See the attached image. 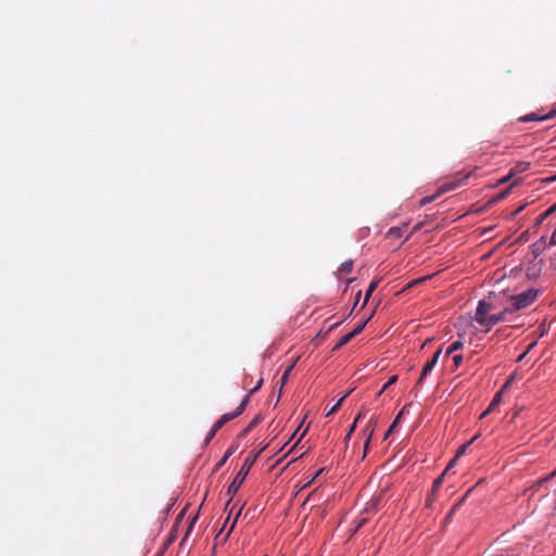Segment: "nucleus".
<instances>
[{"label": "nucleus", "mask_w": 556, "mask_h": 556, "mask_svg": "<svg viewBox=\"0 0 556 556\" xmlns=\"http://www.w3.org/2000/svg\"><path fill=\"white\" fill-rule=\"evenodd\" d=\"M538 295V289L529 288L516 295L510 296V305H508V308L511 313H516L531 305L536 300Z\"/></svg>", "instance_id": "f257e3e1"}, {"label": "nucleus", "mask_w": 556, "mask_h": 556, "mask_svg": "<svg viewBox=\"0 0 556 556\" xmlns=\"http://www.w3.org/2000/svg\"><path fill=\"white\" fill-rule=\"evenodd\" d=\"M348 397V393L343 394L338 401L336 404H333L330 409L327 412L326 416H330V415H333L334 413L338 412V409L341 407L343 401Z\"/></svg>", "instance_id": "f3484780"}, {"label": "nucleus", "mask_w": 556, "mask_h": 556, "mask_svg": "<svg viewBox=\"0 0 556 556\" xmlns=\"http://www.w3.org/2000/svg\"><path fill=\"white\" fill-rule=\"evenodd\" d=\"M348 290V281L345 282V287L343 289V292H345Z\"/></svg>", "instance_id": "5fc2aeb1"}, {"label": "nucleus", "mask_w": 556, "mask_h": 556, "mask_svg": "<svg viewBox=\"0 0 556 556\" xmlns=\"http://www.w3.org/2000/svg\"><path fill=\"white\" fill-rule=\"evenodd\" d=\"M527 354V352L522 353L519 357H518V361H521L523 359L525 355Z\"/></svg>", "instance_id": "864d4df0"}, {"label": "nucleus", "mask_w": 556, "mask_h": 556, "mask_svg": "<svg viewBox=\"0 0 556 556\" xmlns=\"http://www.w3.org/2000/svg\"><path fill=\"white\" fill-rule=\"evenodd\" d=\"M556 212V203L549 206L546 211L540 214L536 218L535 225H541L548 216Z\"/></svg>", "instance_id": "4468645a"}, {"label": "nucleus", "mask_w": 556, "mask_h": 556, "mask_svg": "<svg viewBox=\"0 0 556 556\" xmlns=\"http://www.w3.org/2000/svg\"><path fill=\"white\" fill-rule=\"evenodd\" d=\"M370 440H371V432L369 434H365L364 451H363V455H362L361 459H364L366 457L367 450L370 444Z\"/></svg>", "instance_id": "b1692460"}, {"label": "nucleus", "mask_w": 556, "mask_h": 556, "mask_svg": "<svg viewBox=\"0 0 556 556\" xmlns=\"http://www.w3.org/2000/svg\"><path fill=\"white\" fill-rule=\"evenodd\" d=\"M377 286H378V281H371L370 282V285H369V287H368V289L366 291L365 298H364V300L362 302L361 308H363L367 304L371 293L375 291Z\"/></svg>", "instance_id": "dca6fc26"}, {"label": "nucleus", "mask_w": 556, "mask_h": 556, "mask_svg": "<svg viewBox=\"0 0 556 556\" xmlns=\"http://www.w3.org/2000/svg\"><path fill=\"white\" fill-rule=\"evenodd\" d=\"M469 445H471V442H467V443L463 444L462 446H459V448H458V451L456 453V457L463 455L466 452V450L468 448Z\"/></svg>", "instance_id": "c756f323"}, {"label": "nucleus", "mask_w": 556, "mask_h": 556, "mask_svg": "<svg viewBox=\"0 0 556 556\" xmlns=\"http://www.w3.org/2000/svg\"><path fill=\"white\" fill-rule=\"evenodd\" d=\"M345 269H346V263L344 262V263H342V264H341V266H340V268H339V271H340V279H342V275H343V273L345 271Z\"/></svg>", "instance_id": "ea45409f"}, {"label": "nucleus", "mask_w": 556, "mask_h": 556, "mask_svg": "<svg viewBox=\"0 0 556 556\" xmlns=\"http://www.w3.org/2000/svg\"><path fill=\"white\" fill-rule=\"evenodd\" d=\"M470 489L467 491V493L460 498L457 501V503L454 504V506L452 507L451 509V514H455L456 510L463 505V503L465 502L466 497L468 496V494L470 493Z\"/></svg>", "instance_id": "5701e85b"}, {"label": "nucleus", "mask_w": 556, "mask_h": 556, "mask_svg": "<svg viewBox=\"0 0 556 556\" xmlns=\"http://www.w3.org/2000/svg\"><path fill=\"white\" fill-rule=\"evenodd\" d=\"M215 434H216V433L211 429V430L208 431V433L206 434V438H205V444H208V443H210V441L215 437Z\"/></svg>", "instance_id": "c9c22d12"}, {"label": "nucleus", "mask_w": 556, "mask_h": 556, "mask_svg": "<svg viewBox=\"0 0 556 556\" xmlns=\"http://www.w3.org/2000/svg\"><path fill=\"white\" fill-rule=\"evenodd\" d=\"M337 325H338V323H337V324L331 325L329 329L334 328Z\"/></svg>", "instance_id": "4d7b16f0"}, {"label": "nucleus", "mask_w": 556, "mask_h": 556, "mask_svg": "<svg viewBox=\"0 0 556 556\" xmlns=\"http://www.w3.org/2000/svg\"><path fill=\"white\" fill-rule=\"evenodd\" d=\"M556 476V468L551 472L548 473L547 476H545L546 480L549 481L551 479H553L554 477Z\"/></svg>", "instance_id": "a19ab883"}, {"label": "nucleus", "mask_w": 556, "mask_h": 556, "mask_svg": "<svg viewBox=\"0 0 556 556\" xmlns=\"http://www.w3.org/2000/svg\"><path fill=\"white\" fill-rule=\"evenodd\" d=\"M232 453H233L232 447L228 448L225 456L216 464L215 469L218 470L226 463V460L232 455Z\"/></svg>", "instance_id": "412c9836"}, {"label": "nucleus", "mask_w": 556, "mask_h": 556, "mask_svg": "<svg viewBox=\"0 0 556 556\" xmlns=\"http://www.w3.org/2000/svg\"><path fill=\"white\" fill-rule=\"evenodd\" d=\"M346 441H348V433L343 438V442H346Z\"/></svg>", "instance_id": "6e6d98bb"}, {"label": "nucleus", "mask_w": 556, "mask_h": 556, "mask_svg": "<svg viewBox=\"0 0 556 556\" xmlns=\"http://www.w3.org/2000/svg\"><path fill=\"white\" fill-rule=\"evenodd\" d=\"M453 364L456 368H458L463 364V355L462 354H455L453 356Z\"/></svg>", "instance_id": "393cba45"}, {"label": "nucleus", "mask_w": 556, "mask_h": 556, "mask_svg": "<svg viewBox=\"0 0 556 556\" xmlns=\"http://www.w3.org/2000/svg\"><path fill=\"white\" fill-rule=\"evenodd\" d=\"M224 426V424L218 419L213 427L211 428L215 433Z\"/></svg>", "instance_id": "72a5a7b5"}, {"label": "nucleus", "mask_w": 556, "mask_h": 556, "mask_svg": "<svg viewBox=\"0 0 556 556\" xmlns=\"http://www.w3.org/2000/svg\"><path fill=\"white\" fill-rule=\"evenodd\" d=\"M294 367V363L291 364L286 370L285 372L282 374L281 378H280V383H281V388L286 384V382L288 381V378H289V375L290 372L292 371Z\"/></svg>", "instance_id": "aec40b11"}, {"label": "nucleus", "mask_w": 556, "mask_h": 556, "mask_svg": "<svg viewBox=\"0 0 556 556\" xmlns=\"http://www.w3.org/2000/svg\"><path fill=\"white\" fill-rule=\"evenodd\" d=\"M348 343V334H344L340 341L336 344V346L333 348V350H338L340 349L341 346L345 345Z\"/></svg>", "instance_id": "c85d7f7f"}, {"label": "nucleus", "mask_w": 556, "mask_h": 556, "mask_svg": "<svg viewBox=\"0 0 556 556\" xmlns=\"http://www.w3.org/2000/svg\"><path fill=\"white\" fill-rule=\"evenodd\" d=\"M470 176V173H467L465 175H463L462 178L457 179V180H454V181H451V182H447L445 184L439 191L437 194H433V195H430V197H425L420 200V204L421 205H426L428 203H431L439 194L443 193V192H446V191H450V190H454L456 189L464 180L468 179Z\"/></svg>", "instance_id": "7ed1b4c3"}, {"label": "nucleus", "mask_w": 556, "mask_h": 556, "mask_svg": "<svg viewBox=\"0 0 556 556\" xmlns=\"http://www.w3.org/2000/svg\"><path fill=\"white\" fill-rule=\"evenodd\" d=\"M357 420H358V417L355 419V421L352 425H350V429H349L350 435L353 433Z\"/></svg>", "instance_id": "c03bdc74"}, {"label": "nucleus", "mask_w": 556, "mask_h": 556, "mask_svg": "<svg viewBox=\"0 0 556 556\" xmlns=\"http://www.w3.org/2000/svg\"><path fill=\"white\" fill-rule=\"evenodd\" d=\"M434 497H435V493H430L427 495V498H426V507L430 508L432 506V503L434 501Z\"/></svg>", "instance_id": "cd10ccee"}, {"label": "nucleus", "mask_w": 556, "mask_h": 556, "mask_svg": "<svg viewBox=\"0 0 556 556\" xmlns=\"http://www.w3.org/2000/svg\"><path fill=\"white\" fill-rule=\"evenodd\" d=\"M365 522V519H362L361 521H358L355 527L353 529L350 528V531L353 530L354 532L357 531L362 526L363 523Z\"/></svg>", "instance_id": "58836bf2"}, {"label": "nucleus", "mask_w": 556, "mask_h": 556, "mask_svg": "<svg viewBox=\"0 0 556 556\" xmlns=\"http://www.w3.org/2000/svg\"><path fill=\"white\" fill-rule=\"evenodd\" d=\"M261 418L257 416L255 417L251 422L250 425L245 428L244 432L243 433H247L249 432L253 427H255L258 422H260Z\"/></svg>", "instance_id": "bb28decb"}, {"label": "nucleus", "mask_w": 556, "mask_h": 556, "mask_svg": "<svg viewBox=\"0 0 556 556\" xmlns=\"http://www.w3.org/2000/svg\"><path fill=\"white\" fill-rule=\"evenodd\" d=\"M502 397H503V390H500L497 391L492 401L490 402L489 406L486 407L489 409V412H493L502 402Z\"/></svg>", "instance_id": "ddd939ff"}, {"label": "nucleus", "mask_w": 556, "mask_h": 556, "mask_svg": "<svg viewBox=\"0 0 556 556\" xmlns=\"http://www.w3.org/2000/svg\"><path fill=\"white\" fill-rule=\"evenodd\" d=\"M403 236V227H391L387 232L389 239H400Z\"/></svg>", "instance_id": "2eb2a0df"}, {"label": "nucleus", "mask_w": 556, "mask_h": 556, "mask_svg": "<svg viewBox=\"0 0 556 556\" xmlns=\"http://www.w3.org/2000/svg\"><path fill=\"white\" fill-rule=\"evenodd\" d=\"M556 116V109L549 111L546 114H540L538 112H531L529 114L522 115L518 118V122L520 123H528V122H543L551 119Z\"/></svg>", "instance_id": "423d86ee"}, {"label": "nucleus", "mask_w": 556, "mask_h": 556, "mask_svg": "<svg viewBox=\"0 0 556 556\" xmlns=\"http://www.w3.org/2000/svg\"><path fill=\"white\" fill-rule=\"evenodd\" d=\"M543 182H545V184L556 182V174L543 178Z\"/></svg>", "instance_id": "f704fd0d"}, {"label": "nucleus", "mask_w": 556, "mask_h": 556, "mask_svg": "<svg viewBox=\"0 0 556 556\" xmlns=\"http://www.w3.org/2000/svg\"><path fill=\"white\" fill-rule=\"evenodd\" d=\"M464 346V343L462 340L454 341L446 350V355H451L456 351L462 350Z\"/></svg>", "instance_id": "a211bd4d"}, {"label": "nucleus", "mask_w": 556, "mask_h": 556, "mask_svg": "<svg viewBox=\"0 0 556 556\" xmlns=\"http://www.w3.org/2000/svg\"><path fill=\"white\" fill-rule=\"evenodd\" d=\"M239 515H240V510L238 511V514H237V517H236V518H238V517H239ZM236 521H237V519H235V520L232 521L231 527H230V529H229V531H228L227 535H229V534H230V532L232 531V529L235 528Z\"/></svg>", "instance_id": "37998d69"}, {"label": "nucleus", "mask_w": 556, "mask_h": 556, "mask_svg": "<svg viewBox=\"0 0 556 556\" xmlns=\"http://www.w3.org/2000/svg\"><path fill=\"white\" fill-rule=\"evenodd\" d=\"M548 245L549 247L556 245V230L554 231V233L549 238Z\"/></svg>", "instance_id": "e433bc0d"}, {"label": "nucleus", "mask_w": 556, "mask_h": 556, "mask_svg": "<svg viewBox=\"0 0 556 556\" xmlns=\"http://www.w3.org/2000/svg\"><path fill=\"white\" fill-rule=\"evenodd\" d=\"M453 515H454V514H451V511H450V513L447 514V516L445 517V521H446V522H447V521H451V519H452V516H453Z\"/></svg>", "instance_id": "8fccbe9b"}, {"label": "nucleus", "mask_w": 556, "mask_h": 556, "mask_svg": "<svg viewBox=\"0 0 556 556\" xmlns=\"http://www.w3.org/2000/svg\"><path fill=\"white\" fill-rule=\"evenodd\" d=\"M535 345H536V342H535V341H534V342H532V343H530V344L528 345V348H527V351H526V352H527V353H528V352H530V351H531Z\"/></svg>", "instance_id": "a18cd8bd"}, {"label": "nucleus", "mask_w": 556, "mask_h": 556, "mask_svg": "<svg viewBox=\"0 0 556 556\" xmlns=\"http://www.w3.org/2000/svg\"><path fill=\"white\" fill-rule=\"evenodd\" d=\"M401 414H402V413H400V414L396 416V418L394 419V421L392 422V425L389 427L388 431L386 432L384 438H387V437H388V435H389V434L394 430V428L396 427L397 421H399V419H400V417H401Z\"/></svg>", "instance_id": "a878e982"}, {"label": "nucleus", "mask_w": 556, "mask_h": 556, "mask_svg": "<svg viewBox=\"0 0 556 556\" xmlns=\"http://www.w3.org/2000/svg\"><path fill=\"white\" fill-rule=\"evenodd\" d=\"M531 163L527 161H518L510 169V175H517L527 172Z\"/></svg>", "instance_id": "9b49d317"}, {"label": "nucleus", "mask_w": 556, "mask_h": 556, "mask_svg": "<svg viewBox=\"0 0 556 556\" xmlns=\"http://www.w3.org/2000/svg\"><path fill=\"white\" fill-rule=\"evenodd\" d=\"M470 489L467 491V493L460 498L457 501V503L454 504V506L452 507L451 509V514H455L456 510L463 505V503L465 502L466 497L468 496V494L470 493Z\"/></svg>", "instance_id": "4be33fe9"}, {"label": "nucleus", "mask_w": 556, "mask_h": 556, "mask_svg": "<svg viewBox=\"0 0 556 556\" xmlns=\"http://www.w3.org/2000/svg\"><path fill=\"white\" fill-rule=\"evenodd\" d=\"M508 314H513L509 311L508 306H506L503 311H501L496 314H490L483 325L485 327L484 332H489L495 325L506 321L507 320L506 316Z\"/></svg>", "instance_id": "20e7f679"}, {"label": "nucleus", "mask_w": 556, "mask_h": 556, "mask_svg": "<svg viewBox=\"0 0 556 556\" xmlns=\"http://www.w3.org/2000/svg\"><path fill=\"white\" fill-rule=\"evenodd\" d=\"M556 476V468L551 472L548 473L547 476H545L546 480L549 481L551 479H553L554 477Z\"/></svg>", "instance_id": "79ce46f5"}, {"label": "nucleus", "mask_w": 556, "mask_h": 556, "mask_svg": "<svg viewBox=\"0 0 556 556\" xmlns=\"http://www.w3.org/2000/svg\"><path fill=\"white\" fill-rule=\"evenodd\" d=\"M262 383H263V379H260V381H258V383L256 384V387H254V388L250 391V394H248V395H245V396L243 397V400L241 401L240 405H239V406L237 407V409H236V410H237V414H240V415H241V414L244 412V409H245V407H247V405H248V403H249V401H250V395H251L252 393H254L255 391H257V390L261 388Z\"/></svg>", "instance_id": "9d476101"}, {"label": "nucleus", "mask_w": 556, "mask_h": 556, "mask_svg": "<svg viewBox=\"0 0 556 556\" xmlns=\"http://www.w3.org/2000/svg\"><path fill=\"white\" fill-rule=\"evenodd\" d=\"M442 353V349H439L434 352L432 357L424 365L419 379L417 381L418 384H421L425 378L432 371L434 366L437 365L439 357Z\"/></svg>", "instance_id": "0eeeda50"}, {"label": "nucleus", "mask_w": 556, "mask_h": 556, "mask_svg": "<svg viewBox=\"0 0 556 556\" xmlns=\"http://www.w3.org/2000/svg\"><path fill=\"white\" fill-rule=\"evenodd\" d=\"M547 237L542 236L539 240L530 245L531 254L534 258H536L547 249Z\"/></svg>", "instance_id": "6e6552de"}, {"label": "nucleus", "mask_w": 556, "mask_h": 556, "mask_svg": "<svg viewBox=\"0 0 556 556\" xmlns=\"http://www.w3.org/2000/svg\"><path fill=\"white\" fill-rule=\"evenodd\" d=\"M510 176H511V175L509 174L508 176L504 177V178L501 180V182H506V181H508V180H509V178H510Z\"/></svg>", "instance_id": "3c124183"}, {"label": "nucleus", "mask_w": 556, "mask_h": 556, "mask_svg": "<svg viewBox=\"0 0 556 556\" xmlns=\"http://www.w3.org/2000/svg\"><path fill=\"white\" fill-rule=\"evenodd\" d=\"M195 520H197V516H195V517H193V519L191 520L187 534L191 531L192 526H193V523L195 522Z\"/></svg>", "instance_id": "09e8293b"}, {"label": "nucleus", "mask_w": 556, "mask_h": 556, "mask_svg": "<svg viewBox=\"0 0 556 556\" xmlns=\"http://www.w3.org/2000/svg\"><path fill=\"white\" fill-rule=\"evenodd\" d=\"M257 456H258V454L249 455L245 458L241 469L239 470V472L235 477L233 481L228 486L227 494L229 496L232 497L238 492L241 484L244 482L247 476L249 475V471H250L251 467L253 466V464L255 463Z\"/></svg>", "instance_id": "f03ea898"}, {"label": "nucleus", "mask_w": 556, "mask_h": 556, "mask_svg": "<svg viewBox=\"0 0 556 556\" xmlns=\"http://www.w3.org/2000/svg\"><path fill=\"white\" fill-rule=\"evenodd\" d=\"M372 316V312L369 315L362 316L354 325L353 329L350 330V340L362 332L366 324Z\"/></svg>", "instance_id": "1a4fd4ad"}, {"label": "nucleus", "mask_w": 556, "mask_h": 556, "mask_svg": "<svg viewBox=\"0 0 556 556\" xmlns=\"http://www.w3.org/2000/svg\"><path fill=\"white\" fill-rule=\"evenodd\" d=\"M545 482H547V480H546V478H545V477H543V478H541V479H539V480H538L536 484H538V485H542V484H543V483H545Z\"/></svg>", "instance_id": "de8ad7c7"}, {"label": "nucleus", "mask_w": 556, "mask_h": 556, "mask_svg": "<svg viewBox=\"0 0 556 556\" xmlns=\"http://www.w3.org/2000/svg\"><path fill=\"white\" fill-rule=\"evenodd\" d=\"M323 472V469H319L318 471H316V473L302 486L303 489L304 488H307L308 485H311L314 480Z\"/></svg>", "instance_id": "7c9ffc66"}, {"label": "nucleus", "mask_w": 556, "mask_h": 556, "mask_svg": "<svg viewBox=\"0 0 556 556\" xmlns=\"http://www.w3.org/2000/svg\"><path fill=\"white\" fill-rule=\"evenodd\" d=\"M480 437V434H476L469 442H471V444L477 441V439Z\"/></svg>", "instance_id": "603ef678"}, {"label": "nucleus", "mask_w": 556, "mask_h": 556, "mask_svg": "<svg viewBox=\"0 0 556 556\" xmlns=\"http://www.w3.org/2000/svg\"><path fill=\"white\" fill-rule=\"evenodd\" d=\"M240 414H237V410H235L233 413H226L224 415L220 416L219 420L225 425L227 424L228 421L235 419L236 417H238Z\"/></svg>", "instance_id": "6ab92c4d"}, {"label": "nucleus", "mask_w": 556, "mask_h": 556, "mask_svg": "<svg viewBox=\"0 0 556 556\" xmlns=\"http://www.w3.org/2000/svg\"><path fill=\"white\" fill-rule=\"evenodd\" d=\"M397 377L392 376L389 381L384 384L383 389L388 388L390 384L394 383L396 381Z\"/></svg>", "instance_id": "4c0bfd02"}, {"label": "nucleus", "mask_w": 556, "mask_h": 556, "mask_svg": "<svg viewBox=\"0 0 556 556\" xmlns=\"http://www.w3.org/2000/svg\"><path fill=\"white\" fill-rule=\"evenodd\" d=\"M349 266H350V270H351L352 269V261L351 260H350Z\"/></svg>", "instance_id": "13d9d810"}, {"label": "nucleus", "mask_w": 556, "mask_h": 556, "mask_svg": "<svg viewBox=\"0 0 556 556\" xmlns=\"http://www.w3.org/2000/svg\"><path fill=\"white\" fill-rule=\"evenodd\" d=\"M489 414H491V412H489V409L486 408L481 415H480V419H483L485 418Z\"/></svg>", "instance_id": "49530a36"}, {"label": "nucleus", "mask_w": 556, "mask_h": 556, "mask_svg": "<svg viewBox=\"0 0 556 556\" xmlns=\"http://www.w3.org/2000/svg\"><path fill=\"white\" fill-rule=\"evenodd\" d=\"M455 462V459H453L450 465L445 468V470L434 479L433 483H432V488H431V491L432 493H437V491L441 488L442 485V482L444 480V477H445V473L446 471L452 467L453 463Z\"/></svg>", "instance_id": "f8f14e48"}, {"label": "nucleus", "mask_w": 556, "mask_h": 556, "mask_svg": "<svg viewBox=\"0 0 556 556\" xmlns=\"http://www.w3.org/2000/svg\"><path fill=\"white\" fill-rule=\"evenodd\" d=\"M492 307L493 306L491 303H489L484 300L479 301L477 309H476V314H475L476 323L481 326L484 325V321L488 318V316L490 315Z\"/></svg>", "instance_id": "39448f33"}, {"label": "nucleus", "mask_w": 556, "mask_h": 556, "mask_svg": "<svg viewBox=\"0 0 556 556\" xmlns=\"http://www.w3.org/2000/svg\"><path fill=\"white\" fill-rule=\"evenodd\" d=\"M361 295H362V291L358 290L357 291V294H356V299H355V303H354V306L352 309H350V316L352 315L353 311L357 307V305L359 304V301H361Z\"/></svg>", "instance_id": "2f4dec72"}, {"label": "nucleus", "mask_w": 556, "mask_h": 556, "mask_svg": "<svg viewBox=\"0 0 556 556\" xmlns=\"http://www.w3.org/2000/svg\"><path fill=\"white\" fill-rule=\"evenodd\" d=\"M514 379H515V375H511V376L507 379V381L504 383V386L502 387V389H501V390H503V392H504V391H505V390H506V389H507V388L513 383Z\"/></svg>", "instance_id": "473e14b6"}]
</instances>
